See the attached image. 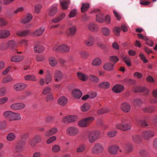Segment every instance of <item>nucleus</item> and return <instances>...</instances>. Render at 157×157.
I'll list each match as a JSON object with an SVG mask.
<instances>
[{
  "label": "nucleus",
  "mask_w": 157,
  "mask_h": 157,
  "mask_svg": "<svg viewBox=\"0 0 157 157\" xmlns=\"http://www.w3.org/2000/svg\"><path fill=\"white\" fill-rule=\"evenodd\" d=\"M121 57L127 66L130 67L131 66L130 59L129 56L122 55Z\"/></svg>",
  "instance_id": "obj_38"
},
{
  "label": "nucleus",
  "mask_w": 157,
  "mask_h": 157,
  "mask_svg": "<svg viewBox=\"0 0 157 157\" xmlns=\"http://www.w3.org/2000/svg\"><path fill=\"white\" fill-rule=\"evenodd\" d=\"M57 11V8L56 6H52L49 9V15L50 16H53L56 13Z\"/></svg>",
  "instance_id": "obj_36"
},
{
  "label": "nucleus",
  "mask_w": 157,
  "mask_h": 157,
  "mask_svg": "<svg viewBox=\"0 0 157 157\" xmlns=\"http://www.w3.org/2000/svg\"><path fill=\"white\" fill-rule=\"evenodd\" d=\"M143 103V101L141 99L139 98L135 99L133 102V104L134 105L139 107H141V105Z\"/></svg>",
  "instance_id": "obj_51"
},
{
  "label": "nucleus",
  "mask_w": 157,
  "mask_h": 157,
  "mask_svg": "<svg viewBox=\"0 0 157 157\" xmlns=\"http://www.w3.org/2000/svg\"><path fill=\"white\" fill-rule=\"evenodd\" d=\"M127 119L125 118H122L117 119L115 125L116 128L126 131L131 129L132 125L129 123H125Z\"/></svg>",
  "instance_id": "obj_1"
},
{
  "label": "nucleus",
  "mask_w": 157,
  "mask_h": 157,
  "mask_svg": "<svg viewBox=\"0 0 157 157\" xmlns=\"http://www.w3.org/2000/svg\"><path fill=\"white\" fill-rule=\"evenodd\" d=\"M70 47L66 44H62L60 45L59 52L61 53H68L70 51Z\"/></svg>",
  "instance_id": "obj_19"
},
{
  "label": "nucleus",
  "mask_w": 157,
  "mask_h": 157,
  "mask_svg": "<svg viewBox=\"0 0 157 157\" xmlns=\"http://www.w3.org/2000/svg\"><path fill=\"white\" fill-rule=\"evenodd\" d=\"M8 48L7 44L5 43H2L0 44V49L2 51L6 50Z\"/></svg>",
  "instance_id": "obj_62"
},
{
  "label": "nucleus",
  "mask_w": 157,
  "mask_h": 157,
  "mask_svg": "<svg viewBox=\"0 0 157 157\" xmlns=\"http://www.w3.org/2000/svg\"><path fill=\"white\" fill-rule=\"evenodd\" d=\"M135 92L136 93L138 92H144L146 94H148L149 91L147 89H146L144 87H138L135 90Z\"/></svg>",
  "instance_id": "obj_48"
},
{
  "label": "nucleus",
  "mask_w": 157,
  "mask_h": 157,
  "mask_svg": "<svg viewBox=\"0 0 157 157\" xmlns=\"http://www.w3.org/2000/svg\"><path fill=\"white\" fill-rule=\"evenodd\" d=\"M77 30V29L76 26H72L66 30V34L68 36H73L75 35Z\"/></svg>",
  "instance_id": "obj_14"
},
{
  "label": "nucleus",
  "mask_w": 157,
  "mask_h": 157,
  "mask_svg": "<svg viewBox=\"0 0 157 157\" xmlns=\"http://www.w3.org/2000/svg\"><path fill=\"white\" fill-rule=\"evenodd\" d=\"M77 117L75 116L70 115L65 117L62 120L63 123H70L76 121Z\"/></svg>",
  "instance_id": "obj_16"
},
{
  "label": "nucleus",
  "mask_w": 157,
  "mask_h": 157,
  "mask_svg": "<svg viewBox=\"0 0 157 157\" xmlns=\"http://www.w3.org/2000/svg\"><path fill=\"white\" fill-rule=\"evenodd\" d=\"M16 138V136L15 134L12 132H11L8 134L6 137V139L9 141H12L14 140Z\"/></svg>",
  "instance_id": "obj_33"
},
{
  "label": "nucleus",
  "mask_w": 157,
  "mask_h": 157,
  "mask_svg": "<svg viewBox=\"0 0 157 157\" xmlns=\"http://www.w3.org/2000/svg\"><path fill=\"white\" fill-rule=\"evenodd\" d=\"M121 110L124 113H128L131 110V106L127 102H123L121 105Z\"/></svg>",
  "instance_id": "obj_9"
},
{
  "label": "nucleus",
  "mask_w": 157,
  "mask_h": 157,
  "mask_svg": "<svg viewBox=\"0 0 157 157\" xmlns=\"http://www.w3.org/2000/svg\"><path fill=\"white\" fill-rule=\"evenodd\" d=\"M79 132V129L75 126H71L67 128L66 130L67 135L71 136H75Z\"/></svg>",
  "instance_id": "obj_5"
},
{
  "label": "nucleus",
  "mask_w": 157,
  "mask_h": 157,
  "mask_svg": "<svg viewBox=\"0 0 157 157\" xmlns=\"http://www.w3.org/2000/svg\"><path fill=\"white\" fill-rule=\"evenodd\" d=\"M82 93L78 89H75L73 92L72 94L73 96L76 98H79L82 95Z\"/></svg>",
  "instance_id": "obj_25"
},
{
  "label": "nucleus",
  "mask_w": 157,
  "mask_h": 157,
  "mask_svg": "<svg viewBox=\"0 0 157 157\" xmlns=\"http://www.w3.org/2000/svg\"><path fill=\"white\" fill-rule=\"evenodd\" d=\"M24 59V57L22 56H15L12 57L11 61L13 62H19Z\"/></svg>",
  "instance_id": "obj_34"
},
{
  "label": "nucleus",
  "mask_w": 157,
  "mask_h": 157,
  "mask_svg": "<svg viewBox=\"0 0 157 157\" xmlns=\"http://www.w3.org/2000/svg\"><path fill=\"white\" fill-rule=\"evenodd\" d=\"M133 147L132 144L127 143L126 144L124 147L125 152L126 153H129L133 151Z\"/></svg>",
  "instance_id": "obj_22"
},
{
  "label": "nucleus",
  "mask_w": 157,
  "mask_h": 157,
  "mask_svg": "<svg viewBox=\"0 0 157 157\" xmlns=\"http://www.w3.org/2000/svg\"><path fill=\"white\" fill-rule=\"evenodd\" d=\"M25 105L21 102L13 103L11 105L10 108L13 110H21L24 109Z\"/></svg>",
  "instance_id": "obj_10"
},
{
  "label": "nucleus",
  "mask_w": 157,
  "mask_h": 157,
  "mask_svg": "<svg viewBox=\"0 0 157 157\" xmlns=\"http://www.w3.org/2000/svg\"><path fill=\"white\" fill-rule=\"evenodd\" d=\"M85 149V146L83 144L79 145L76 149L77 152H81L84 151Z\"/></svg>",
  "instance_id": "obj_58"
},
{
  "label": "nucleus",
  "mask_w": 157,
  "mask_h": 157,
  "mask_svg": "<svg viewBox=\"0 0 157 157\" xmlns=\"http://www.w3.org/2000/svg\"><path fill=\"white\" fill-rule=\"evenodd\" d=\"M34 50L35 52L40 53L44 51V48L40 45H37L34 47Z\"/></svg>",
  "instance_id": "obj_29"
},
{
  "label": "nucleus",
  "mask_w": 157,
  "mask_h": 157,
  "mask_svg": "<svg viewBox=\"0 0 157 157\" xmlns=\"http://www.w3.org/2000/svg\"><path fill=\"white\" fill-rule=\"evenodd\" d=\"M146 117L144 116L136 119V124L138 125H141L143 127H147L148 126L145 120Z\"/></svg>",
  "instance_id": "obj_8"
},
{
  "label": "nucleus",
  "mask_w": 157,
  "mask_h": 157,
  "mask_svg": "<svg viewBox=\"0 0 157 157\" xmlns=\"http://www.w3.org/2000/svg\"><path fill=\"white\" fill-rule=\"evenodd\" d=\"M155 134V132L153 130H146L143 132L142 136L144 140H149L154 136Z\"/></svg>",
  "instance_id": "obj_6"
},
{
  "label": "nucleus",
  "mask_w": 157,
  "mask_h": 157,
  "mask_svg": "<svg viewBox=\"0 0 157 157\" xmlns=\"http://www.w3.org/2000/svg\"><path fill=\"white\" fill-rule=\"evenodd\" d=\"M117 133V132L115 130L110 131L107 132V135L109 137H113L116 135Z\"/></svg>",
  "instance_id": "obj_59"
},
{
  "label": "nucleus",
  "mask_w": 157,
  "mask_h": 157,
  "mask_svg": "<svg viewBox=\"0 0 157 157\" xmlns=\"http://www.w3.org/2000/svg\"><path fill=\"white\" fill-rule=\"evenodd\" d=\"M32 16L31 14H28L26 17L21 20V22L23 24H26L30 21L32 18Z\"/></svg>",
  "instance_id": "obj_35"
},
{
  "label": "nucleus",
  "mask_w": 157,
  "mask_h": 157,
  "mask_svg": "<svg viewBox=\"0 0 157 157\" xmlns=\"http://www.w3.org/2000/svg\"><path fill=\"white\" fill-rule=\"evenodd\" d=\"M114 66V64L109 63H105L103 67L105 70L110 71H112L113 69Z\"/></svg>",
  "instance_id": "obj_26"
},
{
  "label": "nucleus",
  "mask_w": 157,
  "mask_h": 157,
  "mask_svg": "<svg viewBox=\"0 0 157 157\" xmlns=\"http://www.w3.org/2000/svg\"><path fill=\"white\" fill-rule=\"evenodd\" d=\"M30 32L29 30L18 31L17 32V35L20 36H25L29 34Z\"/></svg>",
  "instance_id": "obj_37"
},
{
  "label": "nucleus",
  "mask_w": 157,
  "mask_h": 157,
  "mask_svg": "<svg viewBox=\"0 0 157 157\" xmlns=\"http://www.w3.org/2000/svg\"><path fill=\"white\" fill-rule=\"evenodd\" d=\"M27 86V85L23 83H18L14 85L13 88L16 91H21L24 90Z\"/></svg>",
  "instance_id": "obj_13"
},
{
  "label": "nucleus",
  "mask_w": 157,
  "mask_h": 157,
  "mask_svg": "<svg viewBox=\"0 0 157 157\" xmlns=\"http://www.w3.org/2000/svg\"><path fill=\"white\" fill-rule=\"evenodd\" d=\"M100 132L98 131H94L90 132L88 135V140L90 143H92L99 138Z\"/></svg>",
  "instance_id": "obj_2"
},
{
  "label": "nucleus",
  "mask_w": 157,
  "mask_h": 157,
  "mask_svg": "<svg viewBox=\"0 0 157 157\" xmlns=\"http://www.w3.org/2000/svg\"><path fill=\"white\" fill-rule=\"evenodd\" d=\"M110 87V84L108 82H103L100 83L98 85V87L104 89H107Z\"/></svg>",
  "instance_id": "obj_40"
},
{
  "label": "nucleus",
  "mask_w": 157,
  "mask_h": 157,
  "mask_svg": "<svg viewBox=\"0 0 157 157\" xmlns=\"http://www.w3.org/2000/svg\"><path fill=\"white\" fill-rule=\"evenodd\" d=\"M79 54L82 58L86 59L89 56V54L87 52L84 50L81 51L79 52Z\"/></svg>",
  "instance_id": "obj_57"
},
{
  "label": "nucleus",
  "mask_w": 157,
  "mask_h": 157,
  "mask_svg": "<svg viewBox=\"0 0 157 157\" xmlns=\"http://www.w3.org/2000/svg\"><path fill=\"white\" fill-rule=\"evenodd\" d=\"M124 86L122 85H117L113 87L112 90L116 93H119L124 90Z\"/></svg>",
  "instance_id": "obj_23"
},
{
  "label": "nucleus",
  "mask_w": 157,
  "mask_h": 157,
  "mask_svg": "<svg viewBox=\"0 0 157 157\" xmlns=\"http://www.w3.org/2000/svg\"><path fill=\"white\" fill-rule=\"evenodd\" d=\"M65 14L63 13L58 17L53 19L52 22L54 23H57L61 21L65 17Z\"/></svg>",
  "instance_id": "obj_28"
},
{
  "label": "nucleus",
  "mask_w": 157,
  "mask_h": 157,
  "mask_svg": "<svg viewBox=\"0 0 157 157\" xmlns=\"http://www.w3.org/2000/svg\"><path fill=\"white\" fill-rule=\"evenodd\" d=\"M7 44L8 48H12L13 51H15L16 49L15 47L16 46V44L14 40H12L9 41Z\"/></svg>",
  "instance_id": "obj_45"
},
{
  "label": "nucleus",
  "mask_w": 157,
  "mask_h": 157,
  "mask_svg": "<svg viewBox=\"0 0 157 157\" xmlns=\"http://www.w3.org/2000/svg\"><path fill=\"white\" fill-rule=\"evenodd\" d=\"M60 45L58 43L54 44L52 46V50L54 52H59Z\"/></svg>",
  "instance_id": "obj_55"
},
{
  "label": "nucleus",
  "mask_w": 157,
  "mask_h": 157,
  "mask_svg": "<svg viewBox=\"0 0 157 157\" xmlns=\"http://www.w3.org/2000/svg\"><path fill=\"white\" fill-rule=\"evenodd\" d=\"M110 111V109L108 108H103L100 109L97 111V113L98 114H101L105 113L108 112Z\"/></svg>",
  "instance_id": "obj_54"
},
{
  "label": "nucleus",
  "mask_w": 157,
  "mask_h": 157,
  "mask_svg": "<svg viewBox=\"0 0 157 157\" xmlns=\"http://www.w3.org/2000/svg\"><path fill=\"white\" fill-rule=\"evenodd\" d=\"M132 140L136 144H140L142 141L141 136L139 135H135L132 136Z\"/></svg>",
  "instance_id": "obj_24"
},
{
  "label": "nucleus",
  "mask_w": 157,
  "mask_h": 157,
  "mask_svg": "<svg viewBox=\"0 0 157 157\" xmlns=\"http://www.w3.org/2000/svg\"><path fill=\"white\" fill-rule=\"evenodd\" d=\"M102 33L105 36H108L109 35L110 31L109 29L107 27H103L102 29Z\"/></svg>",
  "instance_id": "obj_50"
},
{
  "label": "nucleus",
  "mask_w": 157,
  "mask_h": 157,
  "mask_svg": "<svg viewBox=\"0 0 157 157\" xmlns=\"http://www.w3.org/2000/svg\"><path fill=\"white\" fill-rule=\"evenodd\" d=\"M51 90V89L50 87H45L42 91V94L44 95H46L49 93Z\"/></svg>",
  "instance_id": "obj_63"
},
{
  "label": "nucleus",
  "mask_w": 157,
  "mask_h": 157,
  "mask_svg": "<svg viewBox=\"0 0 157 157\" xmlns=\"http://www.w3.org/2000/svg\"><path fill=\"white\" fill-rule=\"evenodd\" d=\"M119 147L116 145H113L109 146L108 149L109 153L112 155L117 154V151L119 149Z\"/></svg>",
  "instance_id": "obj_15"
},
{
  "label": "nucleus",
  "mask_w": 157,
  "mask_h": 157,
  "mask_svg": "<svg viewBox=\"0 0 157 157\" xmlns=\"http://www.w3.org/2000/svg\"><path fill=\"white\" fill-rule=\"evenodd\" d=\"M13 112L8 111H6L3 113V116L4 117L7 119L9 121H12V115Z\"/></svg>",
  "instance_id": "obj_32"
},
{
  "label": "nucleus",
  "mask_w": 157,
  "mask_h": 157,
  "mask_svg": "<svg viewBox=\"0 0 157 157\" xmlns=\"http://www.w3.org/2000/svg\"><path fill=\"white\" fill-rule=\"evenodd\" d=\"M94 120L93 117H89L80 121L78 122L79 126L82 127H86L88 126Z\"/></svg>",
  "instance_id": "obj_4"
},
{
  "label": "nucleus",
  "mask_w": 157,
  "mask_h": 157,
  "mask_svg": "<svg viewBox=\"0 0 157 157\" xmlns=\"http://www.w3.org/2000/svg\"><path fill=\"white\" fill-rule=\"evenodd\" d=\"M54 78L56 82H59L61 81L63 77V73L59 70H56L53 74Z\"/></svg>",
  "instance_id": "obj_12"
},
{
  "label": "nucleus",
  "mask_w": 157,
  "mask_h": 157,
  "mask_svg": "<svg viewBox=\"0 0 157 157\" xmlns=\"http://www.w3.org/2000/svg\"><path fill=\"white\" fill-rule=\"evenodd\" d=\"M90 80L95 83H98L99 82V79L96 76L93 75H90L88 77Z\"/></svg>",
  "instance_id": "obj_41"
},
{
  "label": "nucleus",
  "mask_w": 157,
  "mask_h": 157,
  "mask_svg": "<svg viewBox=\"0 0 157 157\" xmlns=\"http://www.w3.org/2000/svg\"><path fill=\"white\" fill-rule=\"evenodd\" d=\"M103 16L101 13H100L96 15V20L99 23L103 22L104 20L103 18Z\"/></svg>",
  "instance_id": "obj_53"
},
{
  "label": "nucleus",
  "mask_w": 157,
  "mask_h": 157,
  "mask_svg": "<svg viewBox=\"0 0 157 157\" xmlns=\"http://www.w3.org/2000/svg\"><path fill=\"white\" fill-rule=\"evenodd\" d=\"M52 80V76L50 72L48 71L47 75L45 79V82L47 84H48Z\"/></svg>",
  "instance_id": "obj_44"
},
{
  "label": "nucleus",
  "mask_w": 157,
  "mask_h": 157,
  "mask_svg": "<svg viewBox=\"0 0 157 157\" xmlns=\"http://www.w3.org/2000/svg\"><path fill=\"white\" fill-rule=\"evenodd\" d=\"M58 131L56 128H53L51 129L45 133V136L48 137L52 136L56 133Z\"/></svg>",
  "instance_id": "obj_30"
},
{
  "label": "nucleus",
  "mask_w": 157,
  "mask_h": 157,
  "mask_svg": "<svg viewBox=\"0 0 157 157\" xmlns=\"http://www.w3.org/2000/svg\"><path fill=\"white\" fill-rule=\"evenodd\" d=\"M67 102V98L64 97H60L58 100V104L62 106H64Z\"/></svg>",
  "instance_id": "obj_27"
},
{
  "label": "nucleus",
  "mask_w": 157,
  "mask_h": 157,
  "mask_svg": "<svg viewBox=\"0 0 157 157\" xmlns=\"http://www.w3.org/2000/svg\"><path fill=\"white\" fill-rule=\"evenodd\" d=\"M144 112L149 113H152L156 110V108L153 106H146L142 109Z\"/></svg>",
  "instance_id": "obj_18"
},
{
  "label": "nucleus",
  "mask_w": 157,
  "mask_h": 157,
  "mask_svg": "<svg viewBox=\"0 0 157 157\" xmlns=\"http://www.w3.org/2000/svg\"><path fill=\"white\" fill-rule=\"evenodd\" d=\"M103 145L100 143H97L94 144L92 149V153L95 155H98L104 151Z\"/></svg>",
  "instance_id": "obj_3"
},
{
  "label": "nucleus",
  "mask_w": 157,
  "mask_h": 157,
  "mask_svg": "<svg viewBox=\"0 0 157 157\" xmlns=\"http://www.w3.org/2000/svg\"><path fill=\"white\" fill-rule=\"evenodd\" d=\"M101 63V59L99 58H95L93 60L92 64L93 66H99Z\"/></svg>",
  "instance_id": "obj_43"
},
{
  "label": "nucleus",
  "mask_w": 157,
  "mask_h": 157,
  "mask_svg": "<svg viewBox=\"0 0 157 157\" xmlns=\"http://www.w3.org/2000/svg\"><path fill=\"white\" fill-rule=\"evenodd\" d=\"M8 21L4 18L0 17V27H3L7 25Z\"/></svg>",
  "instance_id": "obj_56"
},
{
  "label": "nucleus",
  "mask_w": 157,
  "mask_h": 157,
  "mask_svg": "<svg viewBox=\"0 0 157 157\" xmlns=\"http://www.w3.org/2000/svg\"><path fill=\"white\" fill-rule=\"evenodd\" d=\"M21 119V117L19 113L13 112L12 121L18 120H20Z\"/></svg>",
  "instance_id": "obj_47"
},
{
  "label": "nucleus",
  "mask_w": 157,
  "mask_h": 157,
  "mask_svg": "<svg viewBox=\"0 0 157 157\" xmlns=\"http://www.w3.org/2000/svg\"><path fill=\"white\" fill-rule=\"evenodd\" d=\"M10 35V31L8 30H0V39L6 38Z\"/></svg>",
  "instance_id": "obj_21"
},
{
  "label": "nucleus",
  "mask_w": 157,
  "mask_h": 157,
  "mask_svg": "<svg viewBox=\"0 0 157 157\" xmlns=\"http://www.w3.org/2000/svg\"><path fill=\"white\" fill-rule=\"evenodd\" d=\"M109 59L111 61L114 63L113 64L115 63L118 61L119 59L118 57L116 56H112L109 57Z\"/></svg>",
  "instance_id": "obj_61"
},
{
  "label": "nucleus",
  "mask_w": 157,
  "mask_h": 157,
  "mask_svg": "<svg viewBox=\"0 0 157 157\" xmlns=\"http://www.w3.org/2000/svg\"><path fill=\"white\" fill-rule=\"evenodd\" d=\"M87 28L90 31L96 32L98 30V28L97 25L94 23H90L87 25Z\"/></svg>",
  "instance_id": "obj_17"
},
{
  "label": "nucleus",
  "mask_w": 157,
  "mask_h": 157,
  "mask_svg": "<svg viewBox=\"0 0 157 157\" xmlns=\"http://www.w3.org/2000/svg\"><path fill=\"white\" fill-rule=\"evenodd\" d=\"M77 75L79 78L82 81H86L88 78V77L83 73L79 72Z\"/></svg>",
  "instance_id": "obj_39"
},
{
  "label": "nucleus",
  "mask_w": 157,
  "mask_h": 157,
  "mask_svg": "<svg viewBox=\"0 0 157 157\" xmlns=\"http://www.w3.org/2000/svg\"><path fill=\"white\" fill-rule=\"evenodd\" d=\"M94 36L90 35L84 40L85 45L87 47H91L94 44Z\"/></svg>",
  "instance_id": "obj_11"
},
{
  "label": "nucleus",
  "mask_w": 157,
  "mask_h": 157,
  "mask_svg": "<svg viewBox=\"0 0 157 157\" xmlns=\"http://www.w3.org/2000/svg\"><path fill=\"white\" fill-rule=\"evenodd\" d=\"M121 30V29L120 27L115 26L113 28V32L115 34L118 36L119 35Z\"/></svg>",
  "instance_id": "obj_60"
},
{
  "label": "nucleus",
  "mask_w": 157,
  "mask_h": 157,
  "mask_svg": "<svg viewBox=\"0 0 157 157\" xmlns=\"http://www.w3.org/2000/svg\"><path fill=\"white\" fill-rule=\"evenodd\" d=\"M90 108L89 104L88 103L83 104L80 107L81 110L83 112H86L88 111Z\"/></svg>",
  "instance_id": "obj_49"
},
{
  "label": "nucleus",
  "mask_w": 157,
  "mask_h": 157,
  "mask_svg": "<svg viewBox=\"0 0 157 157\" xmlns=\"http://www.w3.org/2000/svg\"><path fill=\"white\" fill-rule=\"evenodd\" d=\"M61 6L63 9H67L68 8V5L69 4V2L67 1H60Z\"/></svg>",
  "instance_id": "obj_52"
},
{
  "label": "nucleus",
  "mask_w": 157,
  "mask_h": 157,
  "mask_svg": "<svg viewBox=\"0 0 157 157\" xmlns=\"http://www.w3.org/2000/svg\"><path fill=\"white\" fill-rule=\"evenodd\" d=\"M48 60L49 64L52 67H54L57 64V61L54 57H49Z\"/></svg>",
  "instance_id": "obj_42"
},
{
  "label": "nucleus",
  "mask_w": 157,
  "mask_h": 157,
  "mask_svg": "<svg viewBox=\"0 0 157 157\" xmlns=\"http://www.w3.org/2000/svg\"><path fill=\"white\" fill-rule=\"evenodd\" d=\"M90 7V4L88 3H83L82 4V6L81 8V12L84 13Z\"/></svg>",
  "instance_id": "obj_46"
},
{
  "label": "nucleus",
  "mask_w": 157,
  "mask_h": 157,
  "mask_svg": "<svg viewBox=\"0 0 157 157\" xmlns=\"http://www.w3.org/2000/svg\"><path fill=\"white\" fill-rule=\"evenodd\" d=\"M25 145V143L23 140L18 141L15 147L16 152H21L23 151H24Z\"/></svg>",
  "instance_id": "obj_7"
},
{
  "label": "nucleus",
  "mask_w": 157,
  "mask_h": 157,
  "mask_svg": "<svg viewBox=\"0 0 157 157\" xmlns=\"http://www.w3.org/2000/svg\"><path fill=\"white\" fill-rule=\"evenodd\" d=\"M45 30V28L44 27L40 28L35 30L32 33L33 35L35 36H40L41 35Z\"/></svg>",
  "instance_id": "obj_20"
},
{
  "label": "nucleus",
  "mask_w": 157,
  "mask_h": 157,
  "mask_svg": "<svg viewBox=\"0 0 157 157\" xmlns=\"http://www.w3.org/2000/svg\"><path fill=\"white\" fill-rule=\"evenodd\" d=\"M24 78L26 81H36L37 80L36 76L33 74L26 75L24 76Z\"/></svg>",
  "instance_id": "obj_31"
},
{
  "label": "nucleus",
  "mask_w": 157,
  "mask_h": 157,
  "mask_svg": "<svg viewBox=\"0 0 157 157\" xmlns=\"http://www.w3.org/2000/svg\"><path fill=\"white\" fill-rule=\"evenodd\" d=\"M139 153L143 157H147V152L146 150L144 149H141L139 151Z\"/></svg>",
  "instance_id": "obj_64"
}]
</instances>
